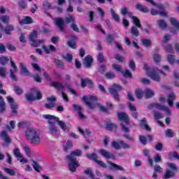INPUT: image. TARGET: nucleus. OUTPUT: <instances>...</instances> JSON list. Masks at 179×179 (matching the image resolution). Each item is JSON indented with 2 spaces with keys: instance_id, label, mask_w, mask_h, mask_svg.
I'll return each mask as SVG.
<instances>
[{
  "instance_id": "f3484780",
  "label": "nucleus",
  "mask_w": 179,
  "mask_h": 179,
  "mask_svg": "<svg viewBox=\"0 0 179 179\" xmlns=\"http://www.w3.org/2000/svg\"><path fill=\"white\" fill-rule=\"evenodd\" d=\"M92 64H93V57L90 55L85 57L83 60V65L85 68H90L92 66Z\"/></svg>"
},
{
  "instance_id": "c756f323",
  "label": "nucleus",
  "mask_w": 179,
  "mask_h": 179,
  "mask_svg": "<svg viewBox=\"0 0 179 179\" xmlns=\"http://www.w3.org/2000/svg\"><path fill=\"white\" fill-rule=\"evenodd\" d=\"M87 85H90V86H92L93 85V82L90 80L89 78H81V87H86Z\"/></svg>"
},
{
  "instance_id": "49530a36",
  "label": "nucleus",
  "mask_w": 179,
  "mask_h": 179,
  "mask_svg": "<svg viewBox=\"0 0 179 179\" xmlns=\"http://www.w3.org/2000/svg\"><path fill=\"white\" fill-rule=\"evenodd\" d=\"M0 20L1 22H3V23L8 24V23H9L10 17L8 15H1L0 16Z\"/></svg>"
},
{
  "instance_id": "69168bd1",
  "label": "nucleus",
  "mask_w": 179,
  "mask_h": 179,
  "mask_svg": "<svg viewBox=\"0 0 179 179\" xmlns=\"http://www.w3.org/2000/svg\"><path fill=\"white\" fill-rule=\"evenodd\" d=\"M155 173H163V168L160 167V165H155L154 166Z\"/></svg>"
},
{
  "instance_id": "13d9d810",
  "label": "nucleus",
  "mask_w": 179,
  "mask_h": 179,
  "mask_svg": "<svg viewBox=\"0 0 179 179\" xmlns=\"http://www.w3.org/2000/svg\"><path fill=\"white\" fill-rule=\"evenodd\" d=\"M166 136H169V138H174V131L171 130V129H169L166 131Z\"/></svg>"
},
{
  "instance_id": "5701e85b",
  "label": "nucleus",
  "mask_w": 179,
  "mask_h": 179,
  "mask_svg": "<svg viewBox=\"0 0 179 179\" xmlns=\"http://www.w3.org/2000/svg\"><path fill=\"white\" fill-rule=\"evenodd\" d=\"M0 136H1V139H3V141H4V142H6V143H10L12 140L10 139V137H9V136L8 135V133H6V131H3L0 134Z\"/></svg>"
},
{
  "instance_id": "f8f14e48",
  "label": "nucleus",
  "mask_w": 179,
  "mask_h": 179,
  "mask_svg": "<svg viewBox=\"0 0 179 179\" xmlns=\"http://www.w3.org/2000/svg\"><path fill=\"white\" fill-rule=\"evenodd\" d=\"M46 100L49 102L48 103L45 104V107L46 108L50 110L51 108H54V107H57V104H55V101H57V97L51 96L48 97Z\"/></svg>"
},
{
  "instance_id": "8fccbe9b",
  "label": "nucleus",
  "mask_w": 179,
  "mask_h": 179,
  "mask_svg": "<svg viewBox=\"0 0 179 179\" xmlns=\"http://www.w3.org/2000/svg\"><path fill=\"white\" fill-rule=\"evenodd\" d=\"M32 92H34L36 94V100H41L43 99V94L41 92L38 90H36V89L32 90Z\"/></svg>"
},
{
  "instance_id": "2eb2a0df",
  "label": "nucleus",
  "mask_w": 179,
  "mask_h": 179,
  "mask_svg": "<svg viewBox=\"0 0 179 179\" xmlns=\"http://www.w3.org/2000/svg\"><path fill=\"white\" fill-rule=\"evenodd\" d=\"M99 153L105 157L106 159H115V155L114 154L106 150H99Z\"/></svg>"
},
{
  "instance_id": "052dcab7",
  "label": "nucleus",
  "mask_w": 179,
  "mask_h": 179,
  "mask_svg": "<svg viewBox=\"0 0 179 179\" xmlns=\"http://www.w3.org/2000/svg\"><path fill=\"white\" fill-rule=\"evenodd\" d=\"M71 29H72V30H73L76 33H79V27H78V24H76V23L75 22L71 23Z\"/></svg>"
},
{
  "instance_id": "680f3d73",
  "label": "nucleus",
  "mask_w": 179,
  "mask_h": 179,
  "mask_svg": "<svg viewBox=\"0 0 179 179\" xmlns=\"http://www.w3.org/2000/svg\"><path fill=\"white\" fill-rule=\"evenodd\" d=\"M9 62V58L6 57H0V64H1V65H6V62Z\"/></svg>"
},
{
  "instance_id": "ea45409f",
  "label": "nucleus",
  "mask_w": 179,
  "mask_h": 179,
  "mask_svg": "<svg viewBox=\"0 0 179 179\" xmlns=\"http://www.w3.org/2000/svg\"><path fill=\"white\" fill-rule=\"evenodd\" d=\"M110 13L115 22H120V15L115 13V11L114 10V9L110 8Z\"/></svg>"
},
{
  "instance_id": "72a5a7b5",
  "label": "nucleus",
  "mask_w": 179,
  "mask_h": 179,
  "mask_svg": "<svg viewBox=\"0 0 179 179\" xmlns=\"http://www.w3.org/2000/svg\"><path fill=\"white\" fill-rule=\"evenodd\" d=\"M136 9H138L141 12H143L144 13H148V12H149V9L148 8V7L141 4H137L136 6Z\"/></svg>"
},
{
  "instance_id": "6ab92c4d",
  "label": "nucleus",
  "mask_w": 179,
  "mask_h": 179,
  "mask_svg": "<svg viewBox=\"0 0 179 179\" xmlns=\"http://www.w3.org/2000/svg\"><path fill=\"white\" fill-rule=\"evenodd\" d=\"M108 164H109V167H110V170H117L120 171H124V168H122V166H121L117 164H114L110 161H108Z\"/></svg>"
},
{
  "instance_id": "20e7f679",
  "label": "nucleus",
  "mask_w": 179,
  "mask_h": 179,
  "mask_svg": "<svg viewBox=\"0 0 179 179\" xmlns=\"http://www.w3.org/2000/svg\"><path fill=\"white\" fill-rule=\"evenodd\" d=\"M146 73L148 76H150L152 80L155 82H160V73L166 76V73L160 70H156L154 69H147L145 66Z\"/></svg>"
},
{
  "instance_id": "09e8293b",
  "label": "nucleus",
  "mask_w": 179,
  "mask_h": 179,
  "mask_svg": "<svg viewBox=\"0 0 179 179\" xmlns=\"http://www.w3.org/2000/svg\"><path fill=\"white\" fill-rule=\"evenodd\" d=\"M72 148H73V143L71 141H68L64 147V150L66 152V150L72 149Z\"/></svg>"
},
{
  "instance_id": "2f4dec72",
  "label": "nucleus",
  "mask_w": 179,
  "mask_h": 179,
  "mask_svg": "<svg viewBox=\"0 0 179 179\" xmlns=\"http://www.w3.org/2000/svg\"><path fill=\"white\" fill-rule=\"evenodd\" d=\"M13 153L17 159H22V157H23V155L20 153V149L19 148H14Z\"/></svg>"
},
{
  "instance_id": "c9c22d12",
  "label": "nucleus",
  "mask_w": 179,
  "mask_h": 179,
  "mask_svg": "<svg viewBox=\"0 0 179 179\" xmlns=\"http://www.w3.org/2000/svg\"><path fill=\"white\" fill-rule=\"evenodd\" d=\"M130 33L132 36H134L135 37H138L139 31L138 29V27H135V26L131 27Z\"/></svg>"
},
{
  "instance_id": "58836bf2",
  "label": "nucleus",
  "mask_w": 179,
  "mask_h": 179,
  "mask_svg": "<svg viewBox=\"0 0 179 179\" xmlns=\"http://www.w3.org/2000/svg\"><path fill=\"white\" fill-rule=\"evenodd\" d=\"M25 97L27 101H34L37 100V98L33 94V93L25 94Z\"/></svg>"
},
{
  "instance_id": "393cba45",
  "label": "nucleus",
  "mask_w": 179,
  "mask_h": 179,
  "mask_svg": "<svg viewBox=\"0 0 179 179\" xmlns=\"http://www.w3.org/2000/svg\"><path fill=\"white\" fill-rule=\"evenodd\" d=\"M55 24L57 25V27L59 29L60 31H64V20L62 18H56Z\"/></svg>"
},
{
  "instance_id": "c03bdc74",
  "label": "nucleus",
  "mask_w": 179,
  "mask_h": 179,
  "mask_svg": "<svg viewBox=\"0 0 179 179\" xmlns=\"http://www.w3.org/2000/svg\"><path fill=\"white\" fill-rule=\"evenodd\" d=\"M175 173L173 171H170V170H166L165 175H164V178L167 179V178H171V177H174L175 176Z\"/></svg>"
},
{
  "instance_id": "cd10ccee",
  "label": "nucleus",
  "mask_w": 179,
  "mask_h": 179,
  "mask_svg": "<svg viewBox=\"0 0 179 179\" xmlns=\"http://www.w3.org/2000/svg\"><path fill=\"white\" fill-rule=\"evenodd\" d=\"M120 13L123 16H125V15H128L129 17H132V16L134 15L132 14V13L131 11H129L128 8H127V7H122L121 10H120Z\"/></svg>"
},
{
  "instance_id": "774afa93",
  "label": "nucleus",
  "mask_w": 179,
  "mask_h": 179,
  "mask_svg": "<svg viewBox=\"0 0 179 179\" xmlns=\"http://www.w3.org/2000/svg\"><path fill=\"white\" fill-rule=\"evenodd\" d=\"M14 90L16 94H22V93H23V90L19 86H15Z\"/></svg>"
},
{
  "instance_id": "6e6552de",
  "label": "nucleus",
  "mask_w": 179,
  "mask_h": 179,
  "mask_svg": "<svg viewBox=\"0 0 179 179\" xmlns=\"http://www.w3.org/2000/svg\"><path fill=\"white\" fill-rule=\"evenodd\" d=\"M37 38V31H34L30 35H29V38L30 41L31 42V44L33 45V47H37L38 45H40L41 44H43L45 43V41L43 39L40 40H36Z\"/></svg>"
},
{
  "instance_id": "0e129e2a",
  "label": "nucleus",
  "mask_w": 179,
  "mask_h": 179,
  "mask_svg": "<svg viewBox=\"0 0 179 179\" xmlns=\"http://www.w3.org/2000/svg\"><path fill=\"white\" fill-rule=\"evenodd\" d=\"M122 73L124 78H132V73L129 72V70L122 71Z\"/></svg>"
},
{
  "instance_id": "0eeeda50",
  "label": "nucleus",
  "mask_w": 179,
  "mask_h": 179,
  "mask_svg": "<svg viewBox=\"0 0 179 179\" xmlns=\"http://www.w3.org/2000/svg\"><path fill=\"white\" fill-rule=\"evenodd\" d=\"M66 159H68L69 163V169L70 171H72L73 173H75L76 171V169L80 166L79 164V162L74 157L67 156Z\"/></svg>"
},
{
  "instance_id": "6e6d98bb",
  "label": "nucleus",
  "mask_w": 179,
  "mask_h": 179,
  "mask_svg": "<svg viewBox=\"0 0 179 179\" xmlns=\"http://www.w3.org/2000/svg\"><path fill=\"white\" fill-rule=\"evenodd\" d=\"M14 27L13 25H7L5 29V33L6 34H10V31H13Z\"/></svg>"
},
{
  "instance_id": "a19ab883",
  "label": "nucleus",
  "mask_w": 179,
  "mask_h": 179,
  "mask_svg": "<svg viewBox=\"0 0 179 179\" xmlns=\"http://www.w3.org/2000/svg\"><path fill=\"white\" fill-rule=\"evenodd\" d=\"M82 155H83L82 150H76L72 151L71 152V154L69 155H67V156H70L71 157H73V156L79 157V156H82Z\"/></svg>"
},
{
  "instance_id": "9d476101",
  "label": "nucleus",
  "mask_w": 179,
  "mask_h": 179,
  "mask_svg": "<svg viewBox=\"0 0 179 179\" xmlns=\"http://www.w3.org/2000/svg\"><path fill=\"white\" fill-rule=\"evenodd\" d=\"M171 24L173 26V28L171 29V33L172 34H178L179 33V22L174 17L170 18Z\"/></svg>"
},
{
  "instance_id": "bf43d9fd",
  "label": "nucleus",
  "mask_w": 179,
  "mask_h": 179,
  "mask_svg": "<svg viewBox=\"0 0 179 179\" xmlns=\"http://www.w3.org/2000/svg\"><path fill=\"white\" fill-rule=\"evenodd\" d=\"M142 43L145 47H150L152 42L149 39H142Z\"/></svg>"
},
{
  "instance_id": "603ef678",
  "label": "nucleus",
  "mask_w": 179,
  "mask_h": 179,
  "mask_svg": "<svg viewBox=\"0 0 179 179\" xmlns=\"http://www.w3.org/2000/svg\"><path fill=\"white\" fill-rule=\"evenodd\" d=\"M65 20L66 23H75L76 22V20L72 15H69L65 17Z\"/></svg>"
},
{
  "instance_id": "37998d69",
  "label": "nucleus",
  "mask_w": 179,
  "mask_h": 179,
  "mask_svg": "<svg viewBox=\"0 0 179 179\" xmlns=\"http://www.w3.org/2000/svg\"><path fill=\"white\" fill-rule=\"evenodd\" d=\"M54 62L57 65V66H59V68H60V69H65V66H64V63L62 62V61L58 59H55Z\"/></svg>"
},
{
  "instance_id": "c85d7f7f",
  "label": "nucleus",
  "mask_w": 179,
  "mask_h": 179,
  "mask_svg": "<svg viewBox=\"0 0 179 179\" xmlns=\"http://www.w3.org/2000/svg\"><path fill=\"white\" fill-rule=\"evenodd\" d=\"M168 104L170 107H173V101H174V100H176V94H174V92H171V94H169L168 95Z\"/></svg>"
},
{
  "instance_id": "1a4fd4ad",
  "label": "nucleus",
  "mask_w": 179,
  "mask_h": 179,
  "mask_svg": "<svg viewBox=\"0 0 179 179\" xmlns=\"http://www.w3.org/2000/svg\"><path fill=\"white\" fill-rule=\"evenodd\" d=\"M148 108L150 110H155V108H158V110H161L162 111H166L167 115H171V111H170L169 107L161 105L160 103H151V105L148 106Z\"/></svg>"
},
{
  "instance_id": "a18cd8bd",
  "label": "nucleus",
  "mask_w": 179,
  "mask_h": 179,
  "mask_svg": "<svg viewBox=\"0 0 179 179\" xmlns=\"http://www.w3.org/2000/svg\"><path fill=\"white\" fill-rule=\"evenodd\" d=\"M121 144L120 143V142H117V141H112L110 143V146L112 148H114V149H116L117 150H120V149H121Z\"/></svg>"
},
{
  "instance_id": "4d7b16f0",
  "label": "nucleus",
  "mask_w": 179,
  "mask_h": 179,
  "mask_svg": "<svg viewBox=\"0 0 179 179\" xmlns=\"http://www.w3.org/2000/svg\"><path fill=\"white\" fill-rule=\"evenodd\" d=\"M16 124V121L15 120H11L10 122V127L9 126H7L6 127V129L8 130V131H12V129H15V125Z\"/></svg>"
},
{
  "instance_id": "7ed1b4c3",
  "label": "nucleus",
  "mask_w": 179,
  "mask_h": 179,
  "mask_svg": "<svg viewBox=\"0 0 179 179\" xmlns=\"http://www.w3.org/2000/svg\"><path fill=\"white\" fill-rule=\"evenodd\" d=\"M117 117L119 120L122 121L120 124L122 131L125 132V134H129L131 130L127 127V125L129 124V117H128V115L124 112H117Z\"/></svg>"
},
{
  "instance_id": "423d86ee",
  "label": "nucleus",
  "mask_w": 179,
  "mask_h": 179,
  "mask_svg": "<svg viewBox=\"0 0 179 179\" xmlns=\"http://www.w3.org/2000/svg\"><path fill=\"white\" fill-rule=\"evenodd\" d=\"M48 129H49V134L52 135V136H58L59 135V130H58V128L55 127V122L54 119H48Z\"/></svg>"
},
{
  "instance_id": "338daca9",
  "label": "nucleus",
  "mask_w": 179,
  "mask_h": 179,
  "mask_svg": "<svg viewBox=\"0 0 179 179\" xmlns=\"http://www.w3.org/2000/svg\"><path fill=\"white\" fill-rule=\"evenodd\" d=\"M170 157H173L174 159H178L179 160V155L178 152L173 151L169 153Z\"/></svg>"
},
{
  "instance_id": "f257e3e1",
  "label": "nucleus",
  "mask_w": 179,
  "mask_h": 179,
  "mask_svg": "<svg viewBox=\"0 0 179 179\" xmlns=\"http://www.w3.org/2000/svg\"><path fill=\"white\" fill-rule=\"evenodd\" d=\"M83 100L90 110H93L96 108V107H98V108H99L101 111H103V113H107L108 110H111L113 108V103L111 102H106V108L100 103H94V101H97V96H83Z\"/></svg>"
},
{
  "instance_id": "bb28decb",
  "label": "nucleus",
  "mask_w": 179,
  "mask_h": 179,
  "mask_svg": "<svg viewBox=\"0 0 179 179\" xmlns=\"http://www.w3.org/2000/svg\"><path fill=\"white\" fill-rule=\"evenodd\" d=\"M130 18L132 19L133 23L135 24L136 27H138V29L143 30V28L142 27V24H141V20H139L138 17L133 15Z\"/></svg>"
},
{
  "instance_id": "ddd939ff",
  "label": "nucleus",
  "mask_w": 179,
  "mask_h": 179,
  "mask_svg": "<svg viewBox=\"0 0 179 179\" xmlns=\"http://www.w3.org/2000/svg\"><path fill=\"white\" fill-rule=\"evenodd\" d=\"M22 149L25 152V155L28 156V157H33V155L34 153V151L33 150V148L28 144L23 143H22Z\"/></svg>"
},
{
  "instance_id": "b1692460",
  "label": "nucleus",
  "mask_w": 179,
  "mask_h": 179,
  "mask_svg": "<svg viewBox=\"0 0 179 179\" xmlns=\"http://www.w3.org/2000/svg\"><path fill=\"white\" fill-rule=\"evenodd\" d=\"M140 127L143 128V129H146V131H152V129L149 127V124H148V122L145 117L140 121Z\"/></svg>"
},
{
  "instance_id": "f704fd0d",
  "label": "nucleus",
  "mask_w": 179,
  "mask_h": 179,
  "mask_svg": "<svg viewBox=\"0 0 179 179\" xmlns=\"http://www.w3.org/2000/svg\"><path fill=\"white\" fill-rule=\"evenodd\" d=\"M78 129L80 134L83 135L85 138L90 136V134H92V131H89V129H85V131H83L80 127H78Z\"/></svg>"
},
{
  "instance_id": "4be33fe9",
  "label": "nucleus",
  "mask_w": 179,
  "mask_h": 179,
  "mask_svg": "<svg viewBox=\"0 0 179 179\" xmlns=\"http://www.w3.org/2000/svg\"><path fill=\"white\" fill-rule=\"evenodd\" d=\"M155 96V91L153 90H151L150 88H146L144 91V97L145 99H151V97H153Z\"/></svg>"
},
{
  "instance_id": "473e14b6",
  "label": "nucleus",
  "mask_w": 179,
  "mask_h": 179,
  "mask_svg": "<svg viewBox=\"0 0 179 179\" xmlns=\"http://www.w3.org/2000/svg\"><path fill=\"white\" fill-rule=\"evenodd\" d=\"M143 153H144L145 156H146L148 157V161L150 163L151 167H153V160L149 156V154L150 153V151L148 149H145L143 150Z\"/></svg>"
},
{
  "instance_id": "3c124183",
  "label": "nucleus",
  "mask_w": 179,
  "mask_h": 179,
  "mask_svg": "<svg viewBox=\"0 0 179 179\" xmlns=\"http://www.w3.org/2000/svg\"><path fill=\"white\" fill-rule=\"evenodd\" d=\"M120 144L121 145L120 148L122 149H129L131 148V145L125 143L124 141H120Z\"/></svg>"
},
{
  "instance_id": "4c0bfd02",
  "label": "nucleus",
  "mask_w": 179,
  "mask_h": 179,
  "mask_svg": "<svg viewBox=\"0 0 179 179\" xmlns=\"http://www.w3.org/2000/svg\"><path fill=\"white\" fill-rule=\"evenodd\" d=\"M145 95V92L142 91L141 89H137L136 90V96L137 99L139 100H141V99L143 98V96Z\"/></svg>"
},
{
  "instance_id": "f03ea898",
  "label": "nucleus",
  "mask_w": 179,
  "mask_h": 179,
  "mask_svg": "<svg viewBox=\"0 0 179 179\" xmlns=\"http://www.w3.org/2000/svg\"><path fill=\"white\" fill-rule=\"evenodd\" d=\"M25 138L32 145H40L41 143V134L34 128H28L25 133Z\"/></svg>"
},
{
  "instance_id": "dca6fc26",
  "label": "nucleus",
  "mask_w": 179,
  "mask_h": 179,
  "mask_svg": "<svg viewBox=\"0 0 179 179\" xmlns=\"http://www.w3.org/2000/svg\"><path fill=\"white\" fill-rule=\"evenodd\" d=\"M7 100L8 103H10V107H11V109L13 110V113L17 114V110H16V109L17 108V105L15 103V99H13V98H12L11 96H7Z\"/></svg>"
},
{
  "instance_id": "aec40b11",
  "label": "nucleus",
  "mask_w": 179,
  "mask_h": 179,
  "mask_svg": "<svg viewBox=\"0 0 179 179\" xmlns=\"http://www.w3.org/2000/svg\"><path fill=\"white\" fill-rule=\"evenodd\" d=\"M50 86H52V87H55L57 90H60L61 92H63L64 89H65V87H64V85L59 82H52L50 83Z\"/></svg>"
},
{
  "instance_id": "7c9ffc66",
  "label": "nucleus",
  "mask_w": 179,
  "mask_h": 179,
  "mask_svg": "<svg viewBox=\"0 0 179 179\" xmlns=\"http://www.w3.org/2000/svg\"><path fill=\"white\" fill-rule=\"evenodd\" d=\"M157 24L159 27V29H162V30H164L167 27V23L164 20H159L157 21Z\"/></svg>"
},
{
  "instance_id": "e2e57ef3",
  "label": "nucleus",
  "mask_w": 179,
  "mask_h": 179,
  "mask_svg": "<svg viewBox=\"0 0 179 179\" xmlns=\"http://www.w3.org/2000/svg\"><path fill=\"white\" fill-rule=\"evenodd\" d=\"M63 58L67 62H72V59H73V57L72 55L67 54L65 56L63 57Z\"/></svg>"
},
{
  "instance_id": "79ce46f5",
  "label": "nucleus",
  "mask_w": 179,
  "mask_h": 179,
  "mask_svg": "<svg viewBox=\"0 0 179 179\" xmlns=\"http://www.w3.org/2000/svg\"><path fill=\"white\" fill-rule=\"evenodd\" d=\"M87 157L88 159H90L91 160H93L94 162H95V163L96 162V161L99 160V157L97 156V154H96V153L87 154Z\"/></svg>"
},
{
  "instance_id": "e433bc0d",
  "label": "nucleus",
  "mask_w": 179,
  "mask_h": 179,
  "mask_svg": "<svg viewBox=\"0 0 179 179\" xmlns=\"http://www.w3.org/2000/svg\"><path fill=\"white\" fill-rule=\"evenodd\" d=\"M6 108L5 101L2 96H0V113H3Z\"/></svg>"
},
{
  "instance_id": "412c9836",
  "label": "nucleus",
  "mask_w": 179,
  "mask_h": 179,
  "mask_svg": "<svg viewBox=\"0 0 179 179\" xmlns=\"http://www.w3.org/2000/svg\"><path fill=\"white\" fill-rule=\"evenodd\" d=\"M42 49L45 54H51V52H55V51H57V48H55V46L52 45H49V49L45 45H43Z\"/></svg>"
},
{
  "instance_id": "5fc2aeb1",
  "label": "nucleus",
  "mask_w": 179,
  "mask_h": 179,
  "mask_svg": "<svg viewBox=\"0 0 179 179\" xmlns=\"http://www.w3.org/2000/svg\"><path fill=\"white\" fill-rule=\"evenodd\" d=\"M85 174L89 176L90 179H94V176L93 175V173L92 172V169H88L85 171Z\"/></svg>"
},
{
  "instance_id": "39448f33",
  "label": "nucleus",
  "mask_w": 179,
  "mask_h": 179,
  "mask_svg": "<svg viewBox=\"0 0 179 179\" xmlns=\"http://www.w3.org/2000/svg\"><path fill=\"white\" fill-rule=\"evenodd\" d=\"M43 118L45 120H54L55 122H57L59 127H60L62 131H69V127H68L66 123L62 120H59V117L51 115H43Z\"/></svg>"
},
{
  "instance_id": "de8ad7c7",
  "label": "nucleus",
  "mask_w": 179,
  "mask_h": 179,
  "mask_svg": "<svg viewBox=\"0 0 179 179\" xmlns=\"http://www.w3.org/2000/svg\"><path fill=\"white\" fill-rule=\"evenodd\" d=\"M3 170L9 176H16V172L13 169H8V168H4Z\"/></svg>"
},
{
  "instance_id": "a878e982",
  "label": "nucleus",
  "mask_w": 179,
  "mask_h": 179,
  "mask_svg": "<svg viewBox=\"0 0 179 179\" xmlns=\"http://www.w3.org/2000/svg\"><path fill=\"white\" fill-rule=\"evenodd\" d=\"M20 66L21 68V73L25 75L26 76H29L30 75V71H29V69H27V67H26L24 63H20Z\"/></svg>"
},
{
  "instance_id": "9b49d317",
  "label": "nucleus",
  "mask_w": 179,
  "mask_h": 179,
  "mask_svg": "<svg viewBox=\"0 0 179 179\" xmlns=\"http://www.w3.org/2000/svg\"><path fill=\"white\" fill-rule=\"evenodd\" d=\"M121 90V87L117 85H113V87H110L108 89L109 92L110 94H113L115 100H117V101H120V98L118 97V92Z\"/></svg>"
},
{
  "instance_id": "864d4df0",
  "label": "nucleus",
  "mask_w": 179,
  "mask_h": 179,
  "mask_svg": "<svg viewBox=\"0 0 179 179\" xmlns=\"http://www.w3.org/2000/svg\"><path fill=\"white\" fill-rule=\"evenodd\" d=\"M33 163L34 164H32V166H33L34 170L36 171H38V173H40V171L41 170V166H39V164L37 162H36L35 161H33Z\"/></svg>"
},
{
  "instance_id": "4468645a",
  "label": "nucleus",
  "mask_w": 179,
  "mask_h": 179,
  "mask_svg": "<svg viewBox=\"0 0 179 179\" xmlns=\"http://www.w3.org/2000/svg\"><path fill=\"white\" fill-rule=\"evenodd\" d=\"M10 64L12 68H13V70H10V76L11 79L16 82V80H17V78H16V76H15V72H17V66H16V64H15V62H13V61H12V59H10Z\"/></svg>"
},
{
  "instance_id": "a211bd4d",
  "label": "nucleus",
  "mask_w": 179,
  "mask_h": 179,
  "mask_svg": "<svg viewBox=\"0 0 179 179\" xmlns=\"http://www.w3.org/2000/svg\"><path fill=\"white\" fill-rule=\"evenodd\" d=\"M20 24H31L33 19L31 17L25 16L22 20H19Z\"/></svg>"
}]
</instances>
